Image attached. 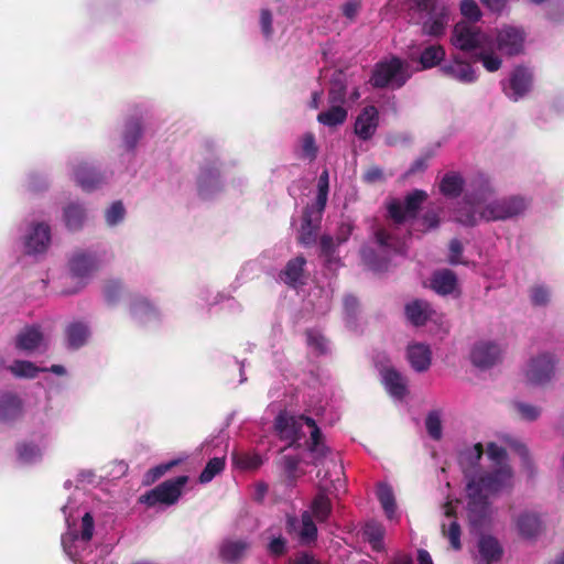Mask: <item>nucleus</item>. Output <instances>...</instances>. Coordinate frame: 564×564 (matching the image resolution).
Returning <instances> with one entry per match:
<instances>
[{
    "instance_id": "f257e3e1",
    "label": "nucleus",
    "mask_w": 564,
    "mask_h": 564,
    "mask_svg": "<svg viewBox=\"0 0 564 564\" xmlns=\"http://www.w3.org/2000/svg\"><path fill=\"white\" fill-rule=\"evenodd\" d=\"M492 189L484 174H477L466 185L465 196L454 213V220L463 226H476L479 221L506 220L521 215L527 202L520 196L491 200Z\"/></svg>"
},
{
    "instance_id": "f03ea898",
    "label": "nucleus",
    "mask_w": 564,
    "mask_h": 564,
    "mask_svg": "<svg viewBox=\"0 0 564 564\" xmlns=\"http://www.w3.org/2000/svg\"><path fill=\"white\" fill-rule=\"evenodd\" d=\"M487 456L496 465L494 471L486 473L479 478H469L466 485L467 510L471 522L482 519L488 510V497L512 487V470L507 463V452L496 443L487 445Z\"/></svg>"
},
{
    "instance_id": "7ed1b4c3",
    "label": "nucleus",
    "mask_w": 564,
    "mask_h": 564,
    "mask_svg": "<svg viewBox=\"0 0 564 564\" xmlns=\"http://www.w3.org/2000/svg\"><path fill=\"white\" fill-rule=\"evenodd\" d=\"M62 512L65 517L66 532L61 538L65 554L74 564H91L86 556L93 552L91 539L95 530V522L91 514L82 510L75 497H70L63 506ZM93 564H115L106 557H99Z\"/></svg>"
},
{
    "instance_id": "20e7f679",
    "label": "nucleus",
    "mask_w": 564,
    "mask_h": 564,
    "mask_svg": "<svg viewBox=\"0 0 564 564\" xmlns=\"http://www.w3.org/2000/svg\"><path fill=\"white\" fill-rule=\"evenodd\" d=\"M304 427L310 432L307 451L314 465L323 463L329 448L325 445L323 435L316 422L304 414L292 415L288 412H281L274 421V429L279 437L288 446H292L305 436Z\"/></svg>"
},
{
    "instance_id": "39448f33",
    "label": "nucleus",
    "mask_w": 564,
    "mask_h": 564,
    "mask_svg": "<svg viewBox=\"0 0 564 564\" xmlns=\"http://www.w3.org/2000/svg\"><path fill=\"white\" fill-rule=\"evenodd\" d=\"M451 43L464 52H473L476 62H480L487 72H497L502 61L499 55L494 54V37L484 32L478 25L462 21L455 24Z\"/></svg>"
},
{
    "instance_id": "423d86ee",
    "label": "nucleus",
    "mask_w": 564,
    "mask_h": 564,
    "mask_svg": "<svg viewBox=\"0 0 564 564\" xmlns=\"http://www.w3.org/2000/svg\"><path fill=\"white\" fill-rule=\"evenodd\" d=\"M378 251L365 246L360 253L364 263L375 272H383L388 269L393 256H405L406 239L397 238L384 229H379L375 234Z\"/></svg>"
},
{
    "instance_id": "0eeeda50",
    "label": "nucleus",
    "mask_w": 564,
    "mask_h": 564,
    "mask_svg": "<svg viewBox=\"0 0 564 564\" xmlns=\"http://www.w3.org/2000/svg\"><path fill=\"white\" fill-rule=\"evenodd\" d=\"M409 65L397 56L378 62L372 70L370 83L376 88H401L410 78Z\"/></svg>"
},
{
    "instance_id": "6e6552de",
    "label": "nucleus",
    "mask_w": 564,
    "mask_h": 564,
    "mask_svg": "<svg viewBox=\"0 0 564 564\" xmlns=\"http://www.w3.org/2000/svg\"><path fill=\"white\" fill-rule=\"evenodd\" d=\"M100 258L95 251H75L68 260L69 276L77 284L75 289H65L62 294L69 295L82 290L100 265Z\"/></svg>"
},
{
    "instance_id": "1a4fd4ad",
    "label": "nucleus",
    "mask_w": 564,
    "mask_h": 564,
    "mask_svg": "<svg viewBox=\"0 0 564 564\" xmlns=\"http://www.w3.org/2000/svg\"><path fill=\"white\" fill-rule=\"evenodd\" d=\"M415 4L421 12H426L422 21V33L431 37L443 36L449 22L448 8L437 0H415Z\"/></svg>"
},
{
    "instance_id": "9d476101",
    "label": "nucleus",
    "mask_w": 564,
    "mask_h": 564,
    "mask_svg": "<svg viewBox=\"0 0 564 564\" xmlns=\"http://www.w3.org/2000/svg\"><path fill=\"white\" fill-rule=\"evenodd\" d=\"M188 477L185 475L169 479L149 490L139 498V501L148 507L156 505L171 506L178 501Z\"/></svg>"
},
{
    "instance_id": "9b49d317",
    "label": "nucleus",
    "mask_w": 564,
    "mask_h": 564,
    "mask_svg": "<svg viewBox=\"0 0 564 564\" xmlns=\"http://www.w3.org/2000/svg\"><path fill=\"white\" fill-rule=\"evenodd\" d=\"M69 170L74 181L86 192L98 189L108 182L107 174L99 172L84 159L76 158L72 160L69 162Z\"/></svg>"
},
{
    "instance_id": "f8f14e48",
    "label": "nucleus",
    "mask_w": 564,
    "mask_h": 564,
    "mask_svg": "<svg viewBox=\"0 0 564 564\" xmlns=\"http://www.w3.org/2000/svg\"><path fill=\"white\" fill-rule=\"evenodd\" d=\"M426 197L427 195L424 191L414 189L405 196L403 202L399 199L390 200L387 206L388 214L395 224H402L416 216Z\"/></svg>"
},
{
    "instance_id": "ddd939ff",
    "label": "nucleus",
    "mask_w": 564,
    "mask_h": 564,
    "mask_svg": "<svg viewBox=\"0 0 564 564\" xmlns=\"http://www.w3.org/2000/svg\"><path fill=\"white\" fill-rule=\"evenodd\" d=\"M494 54L496 51L509 56L518 55L523 51L525 34L522 29L506 25L499 29L494 36Z\"/></svg>"
},
{
    "instance_id": "4468645a",
    "label": "nucleus",
    "mask_w": 564,
    "mask_h": 564,
    "mask_svg": "<svg viewBox=\"0 0 564 564\" xmlns=\"http://www.w3.org/2000/svg\"><path fill=\"white\" fill-rule=\"evenodd\" d=\"M532 83V72L524 66H517L510 74L509 79L501 82V85L506 96L513 101H518L531 90Z\"/></svg>"
},
{
    "instance_id": "2eb2a0df",
    "label": "nucleus",
    "mask_w": 564,
    "mask_h": 564,
    "mask_svg": "<svg viewBox=\"0 0 564 564\" xmlns=\"http://www.w3.org/2000/svg\"><path fill=\"white\" fill-rule=\"evenodd\" d=\"M51 243V227L45 223H35L29 226L23 236L24 252L37 256L46 252Z\"/></svg>"
},
{
    "instance_id": "dca6fc26",
    "label": "nucleus",
    "mask_w": 564,
    "mask_h": 564,
    "mask_svg": "<svg viewBox=\"0 0 564 564\" xmlns=\"http://www.w3.org/2000/svg\"><path fill=\"white\" fill-rule=\"evenodd\" d=\"M555 360L550 354H541L529 360L524 376L531 384H543L547 382L554 373Z\"/></svg>"
},
{
    "instance_id": "f3484780",
    "label": "nucleus",
    "mask_w": 564,
    "mask_h": 564,
    "mask_svg": "<svg viewBox=\"0 0 564 564\" xmlns=\"http://www.w3.org/2000/svg\"><path fill=\"white\" fill-rule=\"evenodd\" d=\"M323 213L324 210L312 205L304 209L297 237L302 246L308 247L316 242Z\"/></svg>"
},
{
    "instance_id": "a211bd4d",
    "label": "nucleus",
    "mask_w": 564,
    "mask_h": 564,
    "mask_svg": "<svg viewBox=\"0 0 564 564\" xmlns=\"http://www.w3.org/2000/svg\"><path fill=\"white\" fill-rule=\"evenodd\" d=\"M440 70L443 75L462 84H473L478 79L477 69L459 55H453L446 63L441 65Z\"/></svg>"
},
{
    "instance_id": "6ab92c4d",
    "label": "nucleus",
    "mask_w": 564,
    "mask_h": 564,
    "mask_svg": "<svg viewBox=\"0 0 564 564\" xmlns=\"http://www.w3.org/2000/svg\"><path fill=\"white\" fill-rule=\"evenodd\" d=\"M286 527L290 532L294 531L297 533L299 541L303 545H310L317 539V527L308 510H304L300 519L294 516H289Z\"/></svg>"
},
{
    "instance_id": "aec40b11",
    "label": "nucleus",
    "mask_w": 564,
    "mask_h": 564,
    "mask_svg": "<svg viewBox=\"0 0 564 564\" xmlns=\"http://www.w3.org/2000/svg\"><path fill=\"white\" fill-rule=\"evenodd\" d=\"M379 120L380 116L378 109L375 106H366L355 120V134L362 141L370 140L377 132Z\"/></svg>"
},
{
    "instance_id": "412c9836",
    "label": "nucleus",
    "mask_w": 564,
    "mask_h": 564,
    "mask_svg": "<svg viewBox=\"0 0 564 564\" xmlns=\"http://www.w3.org/2000/svg\"><path fill=\"white\" fill-rule=\"evenodd\" d=\"M501 357L500 347L492 341H479L471 349V362L480 368L487 369L492 367Z\"/></svg>"
},
{
    "instance_id": "4be33fe9",
    "label": "nucleus",
    "mask_w": 564,
    "mask_h": 564,
    "mask_svg": "<svg viewBox=\"0 0 564 564\" xmlns=\"http://www.w3.org/2000/svg\"><path fill=\"white\" fill-rule=\"evenodd\" d=\"M15 346L28 354L46 347L45 337L39 325L25 326L15 337Z\"/></svg>"
},
{
    "instance_id": "5701e85b",
    "label": "nucleus",
    "mask_w": 564,
    "mask_h": 564,
    "mask_svg": "<svg viewBox=\"0 0 564 564\" xmlns=\"http://www.w3.org/2000/svg\"><path fill=\"white\" fill-rule=\"evenodd\" d=\"M329 487L324 481L321 480L318 484V491L313 498L310 505V512L312 518L314 517L319 523L326 522L333 511V505L328 497Z\"/></svg>"
},
{
    "instance_id": "b1692460",
    "label": "nucleus",
    "mask_w": 564,
    "mask_h": 564,
    "mask_svg": "<svg viewBox=\"0 0 564 564\" xmlns=\"http://www.w3.org/2000/svg\"><path fill=\"white\" fill-rule=\"evenodd\" d=\"M306 259L297 256L289 260L283 270L280 271L278 279L290 288L296 289L305 283L304 268Z\"/></svg>"
},
{
    "instance_id": "393cba45",
    "label": "nucleus",
    "mask_w": 564,
    "mask_h": 564,
    "mask_svg": "<svg viewBox=\"0 0 564 564\" xmlns=\"http://www.w3.org/2000/svg\"><path fill=\"white\" fill-rule=\"evenodd\" d=\"M406 319L414 326H423L429 321H435L437 315L432 305L424 300H413L405 305Z\"/></svg>"
},
{
    "instance_id": "a878e982",
    "label": "nucleus",
    "mask_w": 564,
    "mask_h": 564,
    "mask_svg": "<svg viewBox=\"0 0 564 564\" xmlns=\"http://www.w3.org/2000/svg\"><path fill=\"white\" fill-rule=\"evenodd\" d=\"M382 383L394 400L402 401L408 394L406 378L393 368H384L381 370Z\"/></svg>"
},
{
    "instance_id": "bb28decb",
    "label": "nucleus",
    "mask_w": 564,
    "mask_h": 564,
    "mask_svg": "<svg viewBox=\"0 0 564 564\" xmlns=\"http://www.w3.org/2000/svg\"><path fill=\"white\" fill-rule=\"evenodd\" d=\"M221 189L219 171L216 166H205L198 176V194L204 199L213 198Z\"/></svg>"
},
{
    "instance_id": "cd10ccee",
    "label": "nucleus",
    "mask_w": 564,
    "mask_h": 564,
    "mask_svg": "<svg viewBox=\"0 0 564 564\" xmlns=\"http://www.w3.org/2000/svg\"><path fill=\"white\" fill-rule=\"evenodd\" d=\"M22 413L23 402L18 394L13 392L0 393V422H14L21 417Z\"/></svg>"
},
{
    "instance_id": "c85d7f7f",
    "label": "nucleus",
    "mask_w": 564,
    "mask_h": 564,
    "mask_svg": "<svg viewBox=\"0 0 564 564\" xmlns=\"http://www.w3.org/2000/svg\"><path fill=\"white\" fill-rule=\"evenodd\" d=\"M130 313L132 318L141 325L154 323L159 321L160 317L159 311L143 297H137L133 300L130 306Z\"/></svg>"
},
{
    "instance_id": "c756f323",
    "label": "nucleus",
    "mask_w": 564,
    "mask_h": 564,
    "mask_svg": "<svg viewBox=\"0 0 564 564\" xmlns=\"http://www.w3.org/2000/svg\"><path fill=\"white\" fill-rule=\"evenodd\" d=\"M431 289L440 295L454 294L457 291V276L448 269L435 271L431 278Z\"/></svg>"
},
{
    "instance_id": "7c9ffc66",
    "label": "nucleus",
    "mask_w": 564,
    "mask_h": 564,
    "mask_svg": "<svg viewBox=\"0 0 564 564\" xmlns=\"http://www.w3.org/2000/svg\"><path fill=\"white\" fill-rule=\"evenodd\" d=\"M87 220V209L79 202H70L63 208V221L70 231H77L83 228Z\"/></svg>"
},
{
    "instance_id": "2f4dec72",
    "label": "nucleus",
    "mask_w": 564,
    "mask_h": 564,
    "mask_svg": "<svg viewBox=\"0 0 564 564\" xmlns=\"http://www.w3.org/2000/svg\"><path fill=\"white\" fill-rule=\"evenodd\" d=\"M408 360L416 372H424L431 366L432 352L427 345L412 344L408 347Z\"/></svg>"
},
{
    "instance_id": "473e14b6",
    "label": "nucleus",
    "mask_w": 564,
    "mask_h": 564,
    "mask_svg": "<svg viewBox=\"0 0 564 564\" xmlns=\"http://www.w3.org/2000/svg\"><path fill=\"white\" fill-rule=\"evenodd\" d=\"M250 547L247 539H226L219 547L220 557L226 562L241 560Z\"/></svg>"
},
{
    "instance_id": "72a5a7b5",
    "label": "nucleus",
    "mask_w": 564,
    "mask_h": 564,
    "mask_svg": "<svg viewBox=\"0 0 564 564\" xmlns=\"http://www.w3.org/2000/svg\"><path fill=\"white\" fill-rule=\"evenodd\" d=\"M65 334L67 346L77 349L86 344L90 330L86 323L73 322L66 327Z\"/></svg>"
},
{
    "instance_id": "f704fd0d",
    "label": "nucleus",
    "mask_w": 564,
    "mask_h": 564,
    "mask_svg": "<svg viewBox=\"0 0 564 564\" xmlns=\"http://www.w3.org/2000/svg\"><path fill=\"white\" fill-rule=\"evenodd\" d=\"M377 497L389 520H399L397 503L392 488L388 484H379Z\"/></svg>"
},
{
    "instance_id": "c9c22d12",
    "label": "nucleus",
    "mask_w": 564,
    "mask_h": 564,
    "mask_svg": "<svg viewBox=\"0 0 564 564\" xmlns=\"http://www.w3.org/2000/svg\"><path fill=\"white\" fill-rule=\"evenodd\" d=\"M464 185L465 181L459 173L448 172L440 183V191L444 196L457 197L462 194Z\"/></svg>"
},
{
    "instance_id": "e433bc0d",
    "label": "nucleus",
    "mask_w": 564,
    "mask_h": 564,
    "mask_svg": "<svg viewBox=\"0 0 564 564\" xmlns=\"http://www.w3.org/2000/svg\"><path fill=\"white\" fill-rule=\"evenodd\" d=\"M348 116V111L340 105H329L327 110L318 113L317 121L326 127H337L343 124Z\"/></svg>"
},
{
    "instance_id": "4c0bfd02",
    "label": "nucleus",
    "mask_w": 564,
    "mask_h": 564,
    "mask_svg": "<svg viewBox=\"0 0 564 564\" xmlns=\"http://www.w3.org/2000/svg\"><path fill=\"white\" fill-rule=\"evenodd\" d=\"M445 57V50L440 44H430L420 54L419 63L423 69L437 66Z\"/></svg>"
},
{
    "instance_id": "58836bf2",
    "label": "nucleus",
    "mask_w": 564,
    "mask_h": 564,
    "mask_svg": "<svg viewBox=\"0 0 564 564\" xmlns=\"http://www.w3.org/2000/svg\"><path fill=\"white\" fill-rule=\"evenodd\" d=\"M482 445L477 443L470 447L465 448L459 453L458 462L462 466L466 478H469L468 469H473L478 466L479 460L482 456Z\"/></svg>"
},
{
    "instance_id": "ea45409f",
    "label": "nucleus",
    "mask_w": 564,
    "mask_h": 564,
    "mask_svg": "<svg viewBox=\"0 0 564 564\" xmlns=\"http://www.w3.org/2000/svg\"><path fill=\"white\" fill-rule=\"evenodd\" d=\"M232 464L241 470H254L263 464V458L258 453L232 452Z\"/></svg>"
},
{
    "instance_id": "a19ab883",
    "label": "nucleus",
    "mask_w": 564,
    "mask_h": 564,
    "mask_svg": "<svg viewBox=\"0 0 564 564\" xmlns=\"http://www.w3.org/2000/svg\"><path fill=\"white\" fill-rule=\"evenodd\" d=\"M8 370L13 377L20 379H34L40 372H45V368H40L28 360H14L8 366Z\"/></svg>"
},
{
    "instance_id": "79ce46f5",
    "label": "nucleus",
    "mask_w": 564,
    "mask_h": 564,
    "mask_svg": "<svg viewBox=\"0 0 564 564\" xmlns=\"http://www.w3.org/2000/svg\"><path fill=\"white\" fill-rule=\"evenodd\" d=\"M520 534L524 538H533L541 530V520L535 513L524 512L517 521Z\"/></svg>"
},
{
    "instance_id": "37998d69",
    "label": "nucleus",
    "mask_w": 564,
    "mask_h": 564,
    "mask_svg": "<svg viewBox=\"0 0 564 564\" xmlns=\"http://www.w3.org/2000/svg\"><path fill=\"white\" fill-rule=\"evenodd\" d=\"M478 552L482 561L489 563L501 556V547L492 536H481L478 542Z\"/></svg>"
},
{
    "instance_id": "c03bdc74",
    "label": "nucleus",
    "mask_w": 564,
    "mask_h": 564,
    "mask_svg": "<svg viewBox=\"0 0 564 564\" xmlns=\"http://www.w3.org/2000/svg\"><path fill=\"white\" fill-rule=\"evenodd\" d=\"M364 535L375 551L383 549L384 528L377 521H368L364 527Z\"/></svg>"
},
{
    "instance_id": "a18cd8bd",
    "label": "nucleus",
    "mask_w": 564,
    "mask_h": 564,
    "mask_svg": "<svg viewBox=\"0 0 564 564\" xmlns=\"http://www.w3.org/2000/svg\"><path fill=\"white\" fill-rule=\"evenodd\" d=\"M321 254L324 257L325 265L328 270H336L340 267V259L335 254V242L333 237L323 236L321 238Z\"/></svg>"
},
{
    "instance_id": "49530a36",
    "label": "nucleus",
    "mask_w": 564,
    "mask_h": 564,
    "mask_svg": "<svg viewBox=\"0 0 564 564\" xmlns=\"http://www.w3.org/2000/svg\"><path fill=\"white\" fill-rule=\"evenodd\" d=\"M445 516L451 519L452 518V508L449 506H445ZM442 531L445 536H447L452 547L454 550H460V525L456 520H449L448 525L446 523L442 524Z\"/></svg>"
},
{
    "instance_id": "de8ad7c7",
    "label": "nucleus",
    "mask_w": 564,
    "mask_h": 564,
    "mask_svg": "<svg viewBox=\"0 0 564 564\" xmlns=\"http://www.w3.org/2000/svg\"><path fill=\"white\" fill-rule=\"evenodd\" d=\"M142 135V127L139 120H129L124 126L123 144L128 151H132Z\"/></svg>"
},
{
    "instance_id": "09e8293b",
    "label": "nucleus",
    "mask_w": 564,
    "mask_h": 564,
    "mask_svg": "<svg viewBox=\"0 0 564 564\" xmlns=\"http://www.w3.org/2000/svg\"><path fill=\"white\" fill-rule=\"evenodd\" d=\"M17 452L19 462L24 465L34 464L42 457L41 448L32 443H23L19 445Z\"/></svg>"
},
{
    "instance_id": "8fccbe9b",
    "label": "nucleus",
    "mask_w": 564,
    "mask_h": 564,
    "mask_svg": "<svg viewBox=\"0 0 564 564\" xmlns=\"http://www.w3.org/2000/svg\"><path fill=\"white\" fill-rule=\"evenodd\" d=\"M317 152L315 135L312 132L304 133L300 139V158L312 162L316 159Z\"/></svg>"
},
{
    "instance_id": "3c124183",
    "label": "nucleus",
    "mask_w": 564,
    "mask_h": 564,
    "mask_svg": "<svg viewBox=\"0 0 564 564\" xmlns=\"http://www.w3.org/2000/svg\"><path fill=\"white\" fill-rule=\"evenodd\" d=\"M225 468V456L223 457H214L209 459V462L206 464L205 468L199 475V482L200 484H208L210 482L215 476L220 474Z\"/></svg>"
},
{
    "instance_id": "603ef678",
    "label": "nucleus",
    "mask_w": 564,
    "mask_h": 564,
    "mask_svg": "<svg viewBox=\"0 0 564 564\" xmlns=\"http://www.w3.org/2000/svg\"><path fill=\"white\" fill-rule=\"evenodd\" d=\"M329 189V174L327 170H324L317 181V195L312 206L318 207L319 210H324L326 207Z\"/></svg>"
},
{
    "instance_id": "864d4df0",
    "label": "nucleus",
    "mask_w": 564,
    "mask_h": 564,
    "mask_svg": "<svg viewBox=\"0 0 564 564\" xmlns=\"http://www.w3.org/2000/svg\"><path fill=\"white\" fill-rule=\"evenodd\" d=\"M306 343L308 348L315 351L316 354L322 355L328 351V341L318 330H307Z\"/></svg>"
},
{
    "instance_id": "5fc2aeb1",
    "label": "nucleus",
    "mask_w": 564,
    "mask_h": 564,
    "mask_svg": "<svg viewBox=\"0 0 564 564\" xmlns=\"http://www.w3.org/2000/svg\"><path fill=\"white\" fill-rule=\"evenodd\" d=\"M425 427L429 433V435L435 440L438 441L442 437V419H441V412L437 410L429 412L426 419H425Z\"/></svg>"
},
{
    "instance_id": "6e6d98bb",
    "label": "nucleus",
    "mask_w": 564,
    "mask_h": 564,
    "mask_svg": "<svg viewBox=\"0 0 564 564\" xmlns=\"http://www.w3.org/2000/svg\"><path fill=\"white\" fill-rule=\"evenodd\" d=\"M530 300L534 306H546L551 300V290L544 284H536L530 290Z\"/></svg>"
},
{
    "instance_id": "4d7b16f0",
    "label": "nucleus",
    "mask_w": 564,
    "mask_h": 564,
    "mask_svg": "<svg viewBox=\"0 0 564 564\" xmlns=\"http://www.w3.org/2000/svg\"><path fill=\"white\" fill-rule=\"evenodd\" d=\"M347 100V88L340 82H334L328 91L329 105H340L344 107Z\"/></svg>"
},
{
    "instance_id": "13d9d810",
    "label": "nucleus",
    "mask_w": 564,
    "mask_h": 564,
    "mask_svg": "<svg viewBox=\"0 0 564 564\" xmlns=\"http://www.w3.org/2000/svg\"><path fill=\"white\" fill-rule=\"evenodd\" d=\"M501 441L522 458L523 464L528 468L530 467L529 452L525 445H523L520 441L507 434L501 436Z\"/></svg>"
},
{
    "instance_id": "bf43d9fd",
    "label": "nucleus",
    "mask_w": 564,
    "mask_h": 564,
    "mask_svg": "<svg viewBox=\"0 0 564 564\" xmlns=\"http://www.w3.org/2000/svg\"><path fill=\"white\" fill-rule=\"evenodd\" d=\"M122 293V285L117 280H109L104 286V297L109 305H115Z\"/></svg>"
},
{
    "instance_id": "052dcab7",
    "label": "nucleus",
    "mask_w": 564,
    "mask_h": 564,
    "mask_svg": "<svg viewBox=\"0 0 564 564\" xmlns=\"http://www.w3.org/2000/svg\"><path fill=\"white\" fill-rule=\"evenodd\" d=\"M126 215L124 207L121 202H115L106 210V221L109 226H116L123 220Z\"/></svg>"
},
{
    "instance_id": "680f3d73",
    "label": "nucleus",
    "mask_w": 564,
    "mask_h": 564,
    "mask_svg": "<svg viewBox=\"0 0 564 564\" xmlns=\"http://www.w3.org/2000/svg\"><path fill=\"white\" fill-rule=\"evenodd\" d=\"M260 29L265 40H270L273 35V17L269 9H262L260 12Z\"/></svg>"
},
{
    "instance_id": "e2e57ef3",
    "label": "nucleus",
    "mask_w": 564,
    "mask_h": 564,
    "mask_svg": "<svg viewBox=\"0 0 564 564\" xmlns=\"http://www.w3.org/2000/svg\"><path fill=\"white\" fill-rule=\"evenodd\" d=\"M460 12L470 21H478L481 17V12L475 0H462Z\"/></svg>"
},
{
    "instance_id": "0e129e2a",
    "label": "nucleus",
    "mask_w": 564,
    "mask_h": 564,
    "mask_svg": "<svg viewBox=\"0 0 564 564\" xmlns=\"http://www.w3.org/2000/svg\"><path fill=\"white\" fill-rule=\"evenodd\" d=\"M358 311V300L354 295H346L344 299V313L348 325L352 324V321Z\"/></svg>"
},
{
    "instance_id": "69168bd1",
    "label": "nucleus",
    "mask_w": 564,
    "mask_h": 564,
    "mask_svg": "<svg viewBox=\"0 0 564 564\" xmlns=\"http://www.w3.org/2000/svg\"><path fill=\"white\" fill-rule=\"evenodd\" d=\"M176 464H177L176 460H172V462L161 464V465H158V466L151 468L145 474V482L149 484V482L155 481L156 479L162 477L167 470H170Z\"/></svg>"
},
{
    "instance_id": "338daca9",
    "label": "nucleus",
    "mask_w": 564,
    "mask_h": 564,
    "mask_svg": "<svg viewBox=\"0 0 564 564\" xmlns=\"http://www.w3.org/2000/svg\"><path fill=\"white\" fill-rule=\"evenodd\" d=\"M360 9L361 0H346L341 6L343 15L349 21H354L357 18Z\"/></svg>"
},
{
    "instance_id": "774afa93",
    "label": "nucleus",
    "mask_w": 564,
    "mask_h": 564,
    "mask_svg": "<svg viewBox=\"0 0 564 564\" xmlns=\"http://www.w3.org/2000/svg\"><path fill=\"white\" fill-rule=\"evenodd\" d=\"M514 406L519 414L521 415V417H523L524 420L533 421L538 419L540 415V410L534 405L524 402H516Z\"/></svg>"
}]
</instances>
